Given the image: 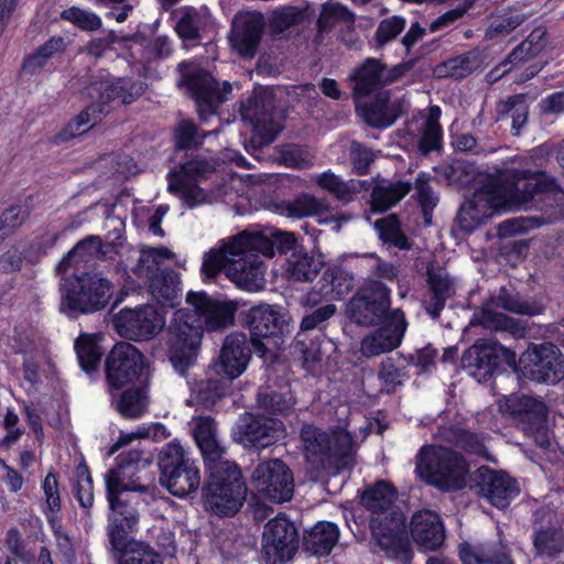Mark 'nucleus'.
<instances>
[{
    "instance_id": "obj_1",
    "label": "nucleus",
    "mask_w": 564,
    "mask_h": 564,
    "mask_svg": "<svg viewBox=\"0 0 564 564\" xmlns=\"http://www.w3.org/2000/svg\"><path fill=\"white\" fill-rule=\"evenodd\" d=\"M552 185L541 173L512 170L496 176L479 174L473 196L460 207L458 225L469 232L495 212L532 208L534 195L549 191Z\"/></svg>"
},
{
    "instance_id": "obj_2",
    "label": "nucleus",
    "mask_w": 564,
    "mask_h": 564,
    "mask_svg": "<svg viewBox=\"0 0 564 564\" xmlns=\"http://www.w3.org/2000/svg\"><path fill=\"white\" fill-rule=\"evenodd\" d=\"M251 247L250 239H240V234L225 239L204 257L202 273L214 278L221 270L240 289L256 292L264 285V265Z\"/></svg>"
},
{
    "instance_id": "obj_3",
    "label": "nucleus",
    "mask_w": 564,
    "mask_h": 564,
    "mask_svg": "<svg viewBox=\"0 0 564 564\" xmlns=\"http://www.w3.org/2000/svg\"><path fill=\"white\" fill-rule=\"evenodd\" d=\"M417 476L443 490H457L467 485L469 467L463 456L436 445L422 447L417 455Z\"/></svg>"
},
{
    "instance_id": "obj_4",
    "label": "nucleus",
    "mask_w": 564,
    "mask_h": 564,
    "mask_svg": "<svg viewBox=\"0 0 564 564\" xmlns=\"http://www.w3.org/2000/svg\"><path fill=\"white\" fill-rule=\"evenodd\" d=\"M127 458H121L118 468L110 470L106 476L107 497L111 508L109 518L108 533L110 542L116 549L123 545L124 531L132 530L139 520L135 508L128 506L124 500L120 499V495L124 491L137 490L133 484L126 482V477L132 473L130 465L139 463L141 459L140 452H131Z\"/></svg>"
},
{
    "instance_id": "obj_5",
    "label": "nucleus",
    "mask_w": 564,
    "mask_h": 564,
    "mask_svg": "<svg viewBox=\"0 0 564 564\" xmlns=\"http://www.w3.org/2000/svg\"><path fill=\"white\" fill-rule=\"evenodd\" d=\"M113 294V284L101 273L87 272L64 281L61 312L76 316L102 310Z\"/></svg>"
},
{
    "instance_id": "obj_6",
    "label": "nucleus",
    "mask_w": 564,
    "mask_h": 564,
    "mask_svg": "<svg viewBox=\"0 0 564 564\" xmlns=\"http://www.w3.org/2000/svg\"><path fill=\"white\" fill-rule=\"evenodd\" d=\"M207 468L209 470V479L205 488L207 508L220 517L236 514L247 494L237 465L230 460H224Z\"/></svg>"
},
{
    "instance_id": "obj_7",
    "label": "nucleus",
    "mask_w": 564,
    "mask_h": 564,
    "mask_svg": "<svg viewBox=\"0 0 564 564\" xmlns=\"http://www.w3.org/2000/svg\"><path fill=\"white\" fill-rule=\"evenodd\" d=\"M167 351L173 367L180 373L194 365L198 355L203 328L189 308L177 310L167 327Z\"/></svg>"
},
{
    "instance_id": "obj_8",
    "label": "nucleus",
    "mask_w": 564,
    "mask_h": 564,
    "mask_svg": "<svg viewBox=\"0 0 564 564\" xmlns=\"http://www.w3.org/2000/svg\"><path fill=\"white\" fill-rule=\"evenodd\" d=\"M395 491L384 481L376 484L361 497L362 505L372 513V533L384 546L391 545L405 527L403 513L393 507Z\"/></svg>"
},
{
    "instance_id": "obj_9",
    "label": "nucleus",
    "mask_w": 564,
    "mask_h": 564,
    "mask_svg": "<svg viewBox=\"0 0 564 564\" xmlns=\"http://www.w3.org/2000/svg\"><path fill=\"white\" fill-rule=\"evenodd\" d=\"M161 484L176 497H185L200 484V474L188 453L177 441L165 445L160 454Z\"/></svg>"
},
{
    "instance_id": "obj_10",
    "label": "nucleus",
    "mask_w": 564,
    "mask_h": 564,
    "mask_svg": "<svg viewBox=\"0 0 564 564\" xmlns=\"http://www.w3.org/2000/svg\"><path fill=\"white\" fill-rule=\"evenodd\" d=\"M165 324V310L152 304L121 308L112 318L117 333L135 341L151 340L163 330Z\"/></svg>"
},
{
    "instance_id": "obj_11",
    "label": "nucleus",
    "mask_w": 564,
    "mask_h": 564,
    "mask_svg": "<svg viewBox=\"0 0 564 564\" xmlns=\"http://www.w3.org/2000/svg\"><path fill=\"white\" fill-rule=\"evenodd\" d=\"M304 455L315 468H326L333 456H344L352 449V438L346 430L333 431L330 434L312 425L301 432Z\"/></svg>"
},
{
    "instance_id": "obj_12",
    "label": "nucleus",
    "mask_w": 564,
    "mask_h": 564,
    "mask_svg": "<svg viewBox=\"0 0 564 564\" xmlns=\"http://www.w3.org/2000/svg\"><path fill=\"white\" fill-rule=\"evenodd\" d=\"M299 547V532L285 516L269 520L262 532L261 557L265 564H284L293 558Z\"/></svg>"
},
{
    "instance_id": "obj_13",
    "label": "nucleus",
    "mask_w": 564,
    "mask_h": 564,
    "mask_svg": "<svg viewBox=\"0 0 564 564\" xmlns=\"http://www.w3.org/2000/svg\"><path fill=\"white\" fill-rule=\"evenodd\" d=\"M249 327L254 349L262 354L272 346L278 347L281 338L289 333V315L279 306L261 304L249 310Z\"/></svg>"
},
{
    "instance_id": "obj_14",
    "label": "nucleus",
    "mask_w": 564,
    "mask_h": 564,
    "mask_svg": "<svg viewBox=\"0 0 564 564\" xmlns=\"http://www.w3.org/2000/svg\"><path fill=\"white\" fill-rule=\"evenodd\" d=\"M251 484L264 499L279 503L291 500L294 491L291 469L276 458L261 462L251 475Z\"/></svg>"
},
{
    "instance_id": "obj_15",
    "label": "nucleus",
    "mask_w": 564,
    "mask_h": 564,
    "mask_svg": "<svg viewBox=\"0 0 564 564\" xmlns=\"http://www.w3.org/2000/svg\"><path fill=\"white\" fill-rule=\"evenodd\" d=\"M520 364L527 376L544 383H556L564 376V359L553 344L534 345L521 356Z\"/></svg>"
},
{
    "instance_id": "obj_16",
    "label": "nucleus",
    "mask_w": 564,
    "mask_h": 564,
    "mask_svg": "<svg viewBox=\"0 0 564 564\" xmlns=\"http://www.w3.org/2000/svg\"><path fill=\"white\" fill-rule=\"evenodd\" d=\"M186 304L200 323L202 328L216 332L234 324L238 304L235 301H217L200 291L186 294Z\"/></svg>"
},
{
    "instance_id": "obj_17",
    "label": "nucleus",
    "mask_w": 564,
    "mask_h": 564,
    "mask_svg": "<svg viewBox=\"0 0 564 564\" xmlns=\"http://www.w3.org/2000/svg\"><path fill=\"white\" fill-rule=\"evenodd\" d=\"M389 307V290L383 284L376 283L349 302L348 313L355 323L372 326L384 322L390 316Z\"/></svg>"
},
{
    "instance_id": "obj_18",
    "label": "nucleus",
    "mask_w": 564,
    "mask_h": 564,
    "mask_svg": "<svg viewBox=\"0 0 564 564\" xmlns=\"http://www.w3.org/2000/svg\"><path fill=\"white\" fill-rule=\"evenodd\" d=\"M143 371V358L140 351L129 343L117 344L110 351L107 365V380L113 389H120L140 378Z\"/></svg>"
},
{
    "instance_id": "obj_19",
    "label": "nucleus",
    "mask_w": 564,
    "mask_h": 564,
    "mask_svg": "<svg viewBox=\"0 0 564 564\" xmlns=\"http://www.w3.org/2000/svg\"><path fill=\"white\" fill-rule=\"evenodd\" d=\"M215 169V162L209 163L204 160L189 161L182 165L180 171L171 174L169 189L191 207L202 204L206 200V195L195 182L200 177H205Z\"/></svg>"
},
{
    "instance_id": "obj_20",
    "label": "nucleus",
    "mask_w": 564,
    "mask_h": 564,
    "mask_svg": "<svg viewBox=\"0 0 564 564\" xmlns=\"http://www.w3.org/2000/svg\"><path fill=\"white\" fill-rule=\"evenodd\" d=\"M381 326L365 336L360 344V351L365 357H375L392 351L401 344L406 329V322L401 311L390 313Z\"/></svg>"
},
{
    "instance_id": "obj_21",
    "label": "nucleus",
    "mask_w": 564,
    "mask_h": 564,
    "mask_svg": "<svg viewBox=\"0 0 564 564\" xmlns=\"http://www.w3.org/2000/svg\"><path fill=\"white\" fill-rule=\"evenodd\" d=\"M187 66V63L180 64L182 69H185ZM184 72V79L196 100L200 116L205 118L214 113L218 105L224 100L225 95L231 91V85L228 82H224L220 89L214 78L204 70H198L194 74Z\"/></svg>"
},
{
    "instance_id": "obj_22",
    "label": "nucleus",
    "mask_w": 564,
    "mask_h": 564,
    "mask_svg": "<svg viewBox=\"0 0 564 564\" xmlns=\"http://www.w3.org/2000/svg\"><path fill=\"white\" fill-rule=\"evenodd\" d=\"M284 433L282 423L270 417L246 414L234 431V438L243 447L264 448Z\"/></svg>"
},
{
    "instance_id": "obj_23",
    "label": "nucleus",
    "mask_w": 564,
    "mask_h": 564,
    "mask_svg": "<svg viewBox=\"0 0 564 564\" xmlns=\"http://www.w3.org/2000/svg\"><path fill=\"white\" fill-rule=\"evenodd\" d=\"M514 362V354L506 347L487 340H479L466 350L462 364L470 376L481 380L497 367L499 359Z\"/></svg>"
},
{
    "instance_id": "obj_24",
    "label": "nucleus",
    "mask_w": 564,
    "mask_h": 564,
    "mask_svg": "<svg viewBox=\"0 0 564 564\" xmlns=\"http://www.w3.org/2000/svg\"><path fill=\"white\" fill-rule=\"evenodd\" d=\"M250 349L245 334L234 333L226 337L215 367L229 380L240 377L250 360Z\"/></svg>"
},
{
    "instance_id": "obj_25",
    "label": "nucleus",
    "mask_w": 564,
    "mask_h": 564,
    "mask_svg": "<svg viewBox=\"0 0 564 564\" xmlns=\"http://www.w3.org/2000/svg\"><path fill=\"white\" fill-rule=\"evenodd\" d=\"M273 107L271 91L263 88L258 90L241 108L242 119L249 121L254 133L261 138L259 145L270 143L278 131L272 127L267 128V123H271Z\"/></svg>"
},
{
    "instance_id": "obj_26",
    "label": "nucleus",
    "mask_w": 564,
    "mask_h": 564,
    "mask_svg": "<svg viewBox=\"0 0 564 564\" xmlns=\"http://www.w3.org/2000/svg\"><path fill=\"white\" fill-rule=\"evenodd\" d=\"M263 17L259 12L239 13L232 22L230 43L245 57L253 56L261 39Z\"/></svg>"
},
{
    "instance_id": "obj_27",
    "label": "nucleus",
    "mask_w": 564,
    "mask_h": 564,
    "mask_svg": "<svg viewBox=\"0 0 564 564\" xmlns=\"http://www.w3.org/2000/svg\"><path fill=\"white\" fill-rule=\"evenodd\" d=\"M193 437L205 458L207 467L227 460L226 448L218 437L214 420L209 416H197L191 421Z\"/></svg>"
},
{
    "instance_id": "obj_28",
    "label": "nucleus",
    "mask_w": 564,
    "mask_h": 564,
    "mask_svg": "<svg viewBox=\"0 0 564 564\" xmlns=\"http://www.w3.org/2000/svg\"><path fill=\"white\" fill-rule=\"evenodd\" d=\"M411 535L423 551L438 549L445 539L443 523L438 514L431 510L416 512L410 523Z\"/></svg>"
},
{
    "instance_id": "obj_29",
    "label": "nucleus",
    "mask_w": 564,
    "mask_h": 564,
    "mask_svg": "<svg viewBox=\"0 0 564 564\" xmlns=\"http://www.w3.org/2000/svg\"><path fill=\"white\" fill-rule=\"evenodd\" d=\"M482 484L480 494L488 501L500 509L509 506L519 495V487L514 479L503 471H495L490 469L480 470Z\"/></svg>"
},
{
    "instance_id": "obj_30",
    "label": "nucleus",
    "mask_w": 564,
    "mask_h": 564,
    "mask_svg": "<svg viewBox=\"0 0 564 564\" xmlns=\"http://www.w3.org/2000/svg\"><path fill=\"white\" fill-rule=\"evenodd\" d=\"M243 238H249L251 247L267 257H272L275 250L283 252L292 249L296 241L293 234L275 229L248 228L240 232V239Z\"/></svg>"
},
{
    "instance_id": "obj_31",
    "label": "nucleus",
    "mask_w": 564,
    "mask_h": 564,
    "mask_svg": "<svg viewBox=\"0 0 564 564\" xmlns=\"http://www.w3.org/2000/svg\"><path fill=\"white\" fill-rule=\"evenodd\" d=\"M399 76L400 72L397 68L388 69L377 61L369 59L355 72L351 78L356 80V94L367 96Z\"/></svg>"
},
{
    "instance_id": "obj_32",
    "label": "nucleus",
    "mask_w": 564,
    "mask_h": 564,
    "mask_svg": "<svg viewBox=\"0 0 564 564\" xmlns=\"http://www.w3.org/2000/svg\"><path fill=\"white\" fill-rule=\"evenodd\" d=\"M357 108L361 111L368 124L378 128L391 126L401 111L398 102L390 101L387 91L378 93L373 100L358 101Z\"/></svg>"
},
{
    "instance_id": "obj_33",
    "label": "nucleus",
    "mask_w": 564,
    "mask_h": 564,
    "mask_svg": "<svg viewBox=\"0 0 564 564\" xmlns=\"http://www.w3.org/2000/svg\"><path fill=\"white\" fill-rule=\"evenodd\" d=\"M545 29H534L528 39L513 50L509 58L501 66L489 73V79L497 80L500 76L511 70L512 67L519 66L521 63L540 54L545 46Z\"/></svg>"
},
{
    "instance_id": "obj_34",
    "label": "nucleus",
    "mask_w": 564,
    "mask_h": 564,
    "mask_svg": "<svg viewBox=\"0 0 564 564\" xmlns=\"http://www.w3.org/2000/svg\"><path fill=\"white\" fill-rule=\"evenodd\" d=\"M142 91L141 83L129 84L124 79L102 80L90 87V94H99V102L102 104L115 99H120L122 104H130Z\"/></svg>"
},
{
    "instance_id": "obj_35",
    "label": "nucleus",
    "mask_w": 564,
    "mask_h": 564,
    "mask_svg": "<svg viewBox=\"0 0 564 564\" xmlns=\"http://www.w3.org/2000/svg\"><path fill=\"white\" fill-rule=\"evenodd\" d=\"M324 260L321 253H293L285 268V274L293 281H312L322 268Z\"/></svg>"
},
{
    "instance_id": "obj_36",
    "label": "nucleus",
    "mask_w": 564,
    "mask_h": 564,
    "mask_svg": "<svg viewBox=\"0 0 564 564\" xmlns=\"http://www.w3.org/2000/svg\"><path fill=\"white\" fill-rule=\"evenodd\" d=\"M147 279L149 280V293L155 301L172 305L173 301L177 299L181 279L175 271L161 270Z\"/></svg>"
},
{
    "instance_id": "obj_37",
    "label": "nucleus",
    "mask_w": 564,
    "mask_h": 564,
    "mask_svg": "<svg viewBox=\"0 0 564 564\" xmlns=\"http://www.w3.org/2000/svg\"><path fill=\"white\" fill-rule=\"evenodd\" d=\"M339 536L338 528L332 522L316 523L305 536V546L316 555H327Z\"/></svg>"
},
{
    "instance_id": "obj_38",
    "label": "nucleus",
    "mask_w": 564,
    "mask_h": 564,
    "mask_svg": "<svg viewBox=\"0 0 564 564\" xmlns=\"http://www.w3.org/2000/svg\"><path fill=\"white\" fill-rule=\"evenodd\" d=\"M322 283L325 297L339 300L352 290L354 276L349 271L340 267H333L324 272Z\"/></svg>"
},
{
    "instance_id": "obj_39",
    "label": "nucleus",
    "mask_w": 564,
    "mask_h": 564,
    "mask_svg": "<svg viewBox=\"0 0 564 564\" xmlns=\"http://www.w3.org/2000/svg\"><path fill=\"white\" fill-rule=\"evenodd\" d=\"M326 209L327 204L324 199L303 194L292 202L282 204L280 206V214L292 218H304L319 215Z\"/></svg>"
},
{
    "instance_id": "obj_40",
    "label": "nucleus",
    "mask_w": 564,
    "mask_h": 564,
    "mask_svg": "<svg viewBox=\"0 0 564 564\" xmlns=\"http://www.w3.org/2000/svg\"><path fill=\"white\" fill-rule=\"evenodd\" d=\"M174 253L167 248L144 247L140 251L138 263L133 268V272L143 279L161 271L160 265L172 259Z\"/></svg>"
},
{
    "instance_id": "obj_41",
    "label": "nucleus",
    "mask_w": 564,
    "mask_h": 564,
    "mask_svg": "<svg viewBox=\"0 0 564 564\" xmlns=\"http://www.w3.org/2000/svg\"><path fill=\"white\" fill-rule=\"evenodd\" d=\"M312 181L321 189L328 192L341 200H349L357 192V185L355 182H345L341 177L330 171L313 175Z\"/></svg>"
},
{
    "instance_id": "obj_42",
    "label": "nucleus",
    "mask_w": 564,
    "mask_h": 564,
    "mask_svg": "<svg viewBox=\"0 0 564 564\" xmlns=\"http://www.w3.org/2000/svg\"><path fill=\"white\" fill-rule=\"evenodd\" d=\"M441 109L433 106L429 109L422 124V135L420 139V149L423 153L437 150L442 142V128L440 126Z\"/></svg>"
},
{
    "instance_id": "obj_43",
    "label": "nucleus",
    "mask_w": 564,
    "mask_h": 564,
    "mask_svg": "<svg viewBox=\"0 0 564 564\" xmlns=\"http://www.w3.org/2000/svg\"><path fill=\"white\" fill-rule=\"evenodd\" d=\"M429 283L433 293L432 303L427 311L437 316L444 307L445 300L453 293V284L445 272H429Z\"/></svg>"
},
{
    "instance_id": "obj_44",
    "label": "nucleus",
    "mask_w": 564,
    "mask_h": 564,
    "mask_svg": "<svg viewBox=\"0 0 564 564\" xmlns=\"http://www.w3.org/2000/svg\"><path fill=\"white\" fill-rule=\"evenodd\" d=\"M410 191L408 183H397L373 188L371 198L376 210H386L401 200Z\"/></svg>"
},
{
    "instance_id": "obj_45",
    "label": "nucleus",
    "mask_w": 564,
    "mask_h": 564,
    "mask_svg": "<svg viewBox=\"0 0 564 564\" xmlns=\"http://www.w3.org/2000/svg\"><path fill=\"white\" fill-rule=\"evenodd\" d=\"M75 348L80 367L86 372L95 370L101 356L96 337L87 334L80 335L76 340Z\"/></svg>"
},
{
    "instance_id": "obj_46",
    "label": "nucleus",
    "mask_w": 564,
    "mask_h": 564,
    "mask_svg": "<svg viewBox=\"0 0 564 564\" xmlns=\"http://www.w3.org/2000/svg\"><path fill=\"white\" fill-rule=\"evenodd\" d=\"M101 241L93 236L78 242L68 253L58 262L56 270L59 273L66 272L73 261H85L86 257L97 254L100 251Z\"/></svg>"
},
{
    "instance_id": "obj_47",
    "label": "nucleus",
    "mask_w": 564,
    "mask_h": 564,
    "mask_svg": "<svg viewBox=\"0 0 564 564\" xmlns=\"http://www.w3.org/2000/svg\"><path fill=\"white\" fill-rule=\"evenodd\" d=\"M66 48L65 40L61 36H53L46 41L34 54L30 55L24 63V67L35 72L41 69L47 59L64 52Z\"/></svg>"
},
{
    "instance_id": "obj_48",
    "label": "nucleus",
    "mask_w": 564,
    "mask_h": 564,
    "mask_svg": "<svg viewBox=\"0 0 564 564\" xmlns=\"http://www.w3.org/2000/svg\"><path fill=\"white\" fill-rule=\"evenodd\" d=\"M181 14L175 26L178 36L186 41L197 40L204 25L205 15L193 8L183 9Z\"/></svg>"
},
{
    "instance_id": "obj_49",
    "label": "nucleus",
    "mask_w": 564,
    "mask_h": 564,
    "mask_svg": "<svg viewBox=\"0 0 564 564\" xmlns=\"http://www.w3.org/2000/svg\"><path fill=\"white\" fill-rule=\"evenodd\" d=\"M534 546L540 555L554 557L564 547V535L553 528L540 530L535 534Z\"/></svg>"
},
{
    "instance_id": "obj_50",
    "label": "nucleus",
    "mask_w": 564,
    "mask_h": 564,
    "mask_svg": "<svg viewBox=\"0 0 564 564\" xmlns=\"http://www.w3.org/2000/svg\"><path fill=\"white\" fill-rule=\"evenodd\" d=\"M104 116L102 108L93 104L76 116L66 127L67 137L74 138L90 130L95 124L101 121Z\"/></svg>"
},
{
    "instance_id": "obj_51",
    "label": "nucleus",
    "mask_w": 564,
    "mask_h": 564,
    "mask_svg": "<svg viewBox=\"0 0 564 564\" xmlns=\"http://www.w3.org/2000/svg\"><path fill=\"white\" fill-rule=\"evenodd\" d=\"M498 404L502 413L518 414L532 409L540 417H544L546 414V409L542 402L525 395L503 397L498 401Z\"/></svg>"
},
{
    "instance_id": "obj_52",
    "label": "nucleus",
    "mask_w": 564,
    "mask_h": 564,
    "mask_svg": "<svg viewBox=\"0 0 564 564\" xmlns=\"http://www.w3.org/2000/svg\"><path fill=\"white\" fill-rule=\"evenodd\" d=\"M118 411L127 417L140 416L147 408V394L142 387L127 390L119 403Z\"/></svg>"
},
{
    "instance_id": "obj_53",
    "label": "nucleus",
    "mask_w": 564,
    "mask_h": 564,
    "mask_svg": "<svg viewBox=\"0 0 564 564\" xmlns=\"http://www.w3.org/2000/svg\"><path fill=\"white\" fill-rule=\"evenodd\" d=\"M61 17L83 31L94 32L101 28V18L93 11L78 7L64 10Z\"/></svg>"
},
{
    "instance_id": "obj_54",
    "label": "nucleus",
    "mask_w": 564,
    "mask_h": 564,
    "mask_svg": "<svg viewBox=\"0 0 564 564\" xmlns=\"http://www.w3.org/2000/svg\"><path fill=\"white\" fill-rule=\"evenodd\" d=\"M497 307H501L506 311L522 314V315H538L542 312V306L535 302L523 301L517 296H511L506 290H501L500 294L495 301Z\"/></svg>"
},
{
    "instance_id": "obj_55",
    "label": "nucleus",
    "mask_w": 564,
    "mask_h": 564,
    "mask_svg": "<svg viewBox=\"0 0 564 564\" xmlns=\"http://www.w3.org/2000/svg\"><path fill=\"white\" fill-rule=\"evenodd\" d=\"M118 564H162V561L149 546L131 542L127 545Z\"/></svg>"
},
{
    "instance_id": "obj_56",
    "label": "nucleus",
    "mask_w": 564,
    "mask_h": 564,
    "mask_svg": "<svg viewBox=\"0 0 564 564\" xmlns=\"http://www.w3.org/2000/svg\"><path fill=\"white\" fill-rule=\"evenodd\" d=\"M352 20L354 14L345 6L339 2L329 1L323 6L318 25L322 30H326L337 22L350 23Z\"/></svg>"
},
{
    "instance_id": "obj_57",
    "label": "nucleus",
    "mask_w": 564,
    "mask_h": 564,
    "mask_svg": "<svg viewBox=\"0 0 564 564\" xmlns=\"http://www.w3.org/2000/svg\"><path fill=\"white\" fill-rule=\"evenodd\" d=\"M281 161L290 167L307 169L314 163V155L297 145H286L281 150Z\"/></svg>"
},
{
    "instance_id": "obj_58",
    "label": "nucleus",
    "mask_w": 564,
    "mask_h": 564,
    "mask_svg": "<svg viewBox=\"0 0 564 564\" xmlns=\"http://www.w3.org/2000/svg\"><path fill=\"white\" fill-rule=\"evenodd\" d=\"M460 558L464 564H512L505 553L490 555L487 551L476 552L470 549L460 551Z\"/></svg>"
},
{
    "instance_id": "obj_59",
    "label": "nucleus",
    "mask_w": 564,
    "mask_h": 564,
    "mask_svg": "<svg viewBox=\"0 0 564 564\" xmlns=\"http://www.w3.org/2000/svg\"><path fill=\"white\" fill-rule=\"evenodd\" d=\"M42 489L45 496V511L56 513L61 509V496L55 474L48 473L42 481Z\"/></svg>"
},
{
    "instance_id": "obj_60",
    "label": "nucleus",
    "mask_w": 564,
    "mask_h": 564,
    "mask_svg": "<svg viewBox=\"0 0 564 564\" xmlns=\"http://www.w3.org/2000/svg\"><path fill=\"white\" fill-rule=\"evenodd\" d=\"M375 160V153L361 145L360 143L352 142L351 144V162L354 170L358 174H366L370 164Z\"/></svg>"
},
{
    "instance_id": "obj_61",
    "label": "nucleus",
    "mask_w": 564,
    "mask_h": 564,
    "mask_svg": "<svg viewBox=\"0 0 564 564\" xmlns=\"http://www.w3.org/2000/svg\"><path fill=\"white\" fill-rule=\"evenodd\" d=\"M405 26V20L401 17L393 15L381 21L377 30V39L380 43L394 39Z\"/></svg>"
},
{
    "instance_id": "obj_62",
    "label": "nucleus",
    "mask_w": 564,
    "mask_h": 564,
    "mask_svg": "<svg viewBox=\"0 0 564 564\" xmlns=\"http://www.w3.org/2000/svg\"><path fill=\"white\" fill-rule=\"evenodd\" d=\"M474 0H465L463 4L445 12L441 17H438L436 20H434L430 29L431 31H437L442 28H445L452 23H454L456 20L460 19L474 4Z\"/></svg>"
},
{
    "instance_id": "obj_63",
    "label": "nucleus",
    "mask_w": 564,
    "mask_h": 564,
    "mask_svg": "<svg viewBox=\"0 0 564 564\" xmlns=\"http://www.w3.org/2000/svg\"><path fill=\"white\" fill-rule=\"evenodd\" d=\"M479 324L488 328L505 329L509 327V318L502 313H497L488 305L475 315Z\"/></svg>"
},
{
    "instance_id": "obj_64",
    "label": "nucleus",
    "mask_w": 564,
    "mask_h": 564,
    "mask_svg": "<svg viewBox=\"0 0 564 564\" xmlns=\"http://www.w3.org/2000/svg\"><path fill=\"white\" fill-rule=\"evenodd\" d=\"M452 441L457 446L476 455H484L486 452L482 440L467 431H459Z\"/></svg>"
}]
</instances>
